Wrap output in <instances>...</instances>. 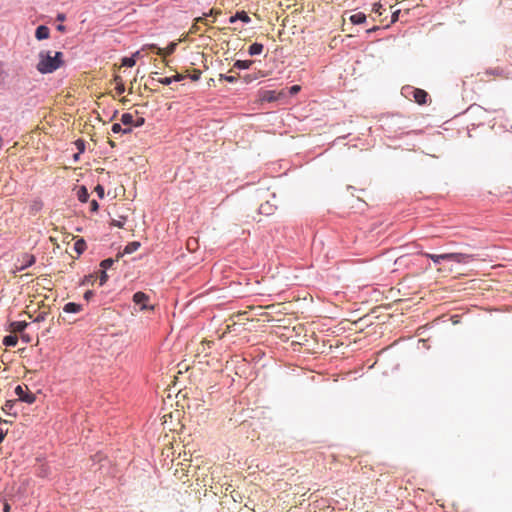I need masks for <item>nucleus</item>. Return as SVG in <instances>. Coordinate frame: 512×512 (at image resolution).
<instances>
[{"label": "nucleus", "instance_id": "nucleus-1", "mask_svg": "<svg viewBox=\"0 0 512 512\" xmlns=\"http://www.w3.org/2000/svg\"><path fill=\"white\" fill-rule=\"evenodd\" d=\"M37 70L41 74H50L55 72L58 68V64L51 56L50 51H40L39 53V62L36 66Z\"/></svg>", "mask_w": 512, "mask_h": 512}, {"label": "nucleus", "instance_id": "nucleus-2", "mask_svg": "<svg viewBox=\"0 0 512 512\" xmlns=\"http://www.w3.org/2000/svg\"><path fill=\"white\" fill-rule=\"evenodd\" d=\"M402 94L406 97L413 95L415 102L418 104H425L427 102L428 93L419 88H414L411 86L404 87L402 89Z\"/></svg>", "mask_w": 512, "mask_h": 512}, {"label": "nucleus", "instance_id": "nucleus-3", "mask_svg": "<svg viewBox=\"0 0 512 512\" xmlns=\"http://www.w3.org/2000/svg\"><path fill=\"white\" fill-rule=\"evenodd\" d=\"M18 396V401L25 402L27 404H33L36 400L35 394H33L27 386L17 385L14 390Z\"/></svg>", "mask_w": 512, "mask_h": 512}, {"label": "nucleus", "instance_id": "nucleus-4", "mask_svg": "<svg viewBox=\"0 0 512 512\" xmlns=\"http://www.w3.org/2000/svg\"><path fill=\"white\" fill-rule=\"evenodd\" d=\"M149 296L141 291L133 295V302L140 307V310H153L154 306L148 304Z\"/></svg>", "mask_w": 512, "mask_h": 512}, {"label": "nucleus", "instance_id": "nucleus-5", "mask_svg": "<svg viewBox=\"0 0 512 512\" xmlns=\"http://www.w3.org/2000/svg\"><path fill=\"white\" fill-rule=\"evenodd\" d=\"M448 258V261H454L459 264H468L475 259V256L466 253H448Z\"/></svg>", "mask_w": 512, "mask_h": 512}, {"label": "nucleus", "instance_id": "nucleus-6", "mask_svg": "<svg viewBox=\"0 0 512 512\" xmlns=\"http://www.w3.org/2000/svg\"><path fill=\"white\" fill-rule=\"evenodd\" d=\"M176 48H177V43L176 42H170L165 49L160 48V47H158L156 45L152 46V49L159 56L171 55V54H173L175 52Z\"/></svg>", "mask_w": 512, "mask_h": 512}, {"label": "nucleus", "instance_id": "nucleus-7", "mask_svg": "<svg viewBox=\"0 0 512 512\" xmlns=\"http://www.w3.org/2000/svg\"><path fill=\"white\" fill-rule=\"evenodd\" d=\"M237 21H242L245 24H248L251 22V18L248 16V14L245 11H237L234 15H232L228 22L230 24H233Z\"/></svg>", "mask_w": 512, "mask_h": 512}, {"label": "nucleus", "instance_id": "nucleus-8", "mask_svg": "<svg viewBox=\"0 0 512 512\" xmlns=\"http://www.w3.org/2000/svg\"><path fill=\"white\" fill-rule=\"evenodd\" d=\"M50 36V29L46 25H39L35 30V38L39 41L48 39Z\"/></svg>", "mask_w": 512, "mask_h": 512}, {"label": "nucleus", "instance_id": "nucleus-9", "mask_svg": "<svg viewBox=\"0 0 512 512\" xmlns=\"http://www.w3.org/2000/svg\"><path fill=\"white\" fill-rule=\"evenodd\" d=\"M423 256L431 259L433 261L434 264H440L442 261H448L449 258H448V253H444V254H431V253H426V252H422L421 253Z\"/></svg>", "mask_w": 512, "mask_h": 512}, {"label": "nucleus", "instance_id": "nucleus-10", "mask_svg": "<svg viewBox=\"0 0 512 512\" xmlns=\"http://www.w3.org/2000/svg\"><path fill=\"white\" fill-rule=\"evenodd\" d=\"M184 78L185 77L182 74L177 73L176 75H174L172 77L159 78V79H157V82L162 84V85H167L168 86V85L172 84L173 82H180Z\"/></svg>", "mask_w": 512, "mask_h": 512}, {"label": "nucleus", "instance_id": "nucleus-11", "mask_svg": "<svg viewBox=\"0 0 512 512\" xmlns=\"http://www.w3.org/2000/svg\"><path fill=\"white\" fill-rule=\"evenodd\" d=\"M17 403V400H7L4 406L2 407V410L8 415L16 416L17 410H15L14 408L17 405Z\"/></svg>", "mask_w": 512, "mask_h": 512}, {"label": "nucleus", "instance_id": "nucleus-12", "mask_svg": "<svg viewBox=\"0 0 512 512\" xmlns=\"http://www.w3.org/2000/svg\"><path fill=\"white\" fill-rule=\"evenodd\" d=\"M83 309L81 304L75 302H68L64 305L63 311L65 313H79Z\"/></svg>", "mask_w": 512, "mask_h": 512}, {"label": "nucleus", "instance_id": "nucleus-13", "mask_svg": "<svg viewBox=\"0 0 512 512\" xmlns=\"http://www.w3.org/2000/svg\"><path fill=\"white\" fill-rule=\"evenodd\" d=\"M28 325L25 321H13L10 323V328L13 332L23 333Z\"/></svg>", "mask_w": 512, "mask_h": 512}, {"label": "nucleus", "instance_id": "nucleus-14", "mask_svg": "<svg viewBox=\"0 0 512 512\" xmlns=\"http://www.w3.org/2000/svg\"><path fill=\"white\" fill-rule=\"evenodd\" d=\"M275 210V206L271 204L269 201L262 203L259 207V213L263 215H271Z\"/></svg>", "mask_w": 512, "mask_h": 512}, {"label": "nucleus", "instance_id": "nucleus-15", "mask_svg": "<svg viewBox=\"0 0 512 512\" xmlns=\"http://www.w3.org/2000/svg\"><path fill=\"white\" fill-rule=\"evenodd\" d=\"M263 44L255 42L252 45H250L248 49V54L250 56H257L260 55L263 52Z\"/></svg>", "mask_w": 512, "mask_h": 512}, {"label": "nucleus", "instance_id": "nucleus-16", "mask_svg": "<svg viewBox=\"0 0 512 512\" xmlns=\"http://www.w3.org/2000/svg\"><path fill=\"white\" fill-rule=\"evenodd\" d=\"M366 15L362 12H358V13H355L353 15L350 16V21L351 23L355 24V25H359V24H363L366 22Z\"/></svg>", "mask_w": 512, "mask_h": 512}, {"label": "nucleus", "instance_id": "nucleus-17", "mask_svg": "<svg viewBox=\"0 0 512 512\" xmlns=\"http://www.w3.org/2000/svg\"><path fill=\"white\" fill-rule=\"evenodd\" d=\"M36 261V258L32 254H25L23 256L21 270L31 267Z\"/></svg>", "mask_w": 512, "mask_h": 512}, {"label": "nucleus", "instance_id": "nucleus-18", "mask_svg": "<svg viewBox=\"0 0 512 512\" xmlns=\"http://www.w3.org/2000/svg\"><path fill=\"white\" fill-rule=\"evenodd\" d=\"M139 247H140V242H138V241L129 242L125 246L123 253H120V254H121V256L123 254H132L135 251H137L139 249Z\"/></svg>", "mask_w": 512, "mask_h": 512}, {"label": "nucleus", "instance_id": "nucleus-19", "mask_svg": "<svg viewBox=\"0 0 512 512\" xmlns=\"http://www.w3.org/2000/svg\"><path fill=\"white\" fill-rule=\"evenodd\" d=\"M3 344L7 347H15L18 343V337L14 334L4 336Z\"/></svg>", "mask_w": 512, "mask_h": 512}, {"label": "nucleus", "instance_id": "nucleus-20", "mask_svg": "<svg viewBox=\"0 0 512 512\" xmlns=\"http://www.w3.org/2000/svg\"><path fill=\"white\" fill-rule=\"evenodd\" d=\"M78 200L82 203H85L89 200V192L85 186H80L77 192Z\"/></svg>", "mask_w": 512, "mask_h": 512}, {"label": "nucleus", "instance_id": "nucleus-21", "mask_svg": "<svg viewBox=\"0 0 512 512\" xmlns=\"http://www.w3.org/2000/svg\"><path fill=\"white\" fill-rule=\"evenodd\" d=\"M253 64L252 60H237L234 62V68L240 69V70H246L251 67Z\"/></svg>", "mask_w": 512, "mask_h": 512}, {"label": "nucleus", "instance_id": "nucleus-22", "mask_svg": "<svg viewBox=\"0 0 512 512\" xmlns=\"http://www.w3.org/2000/svg\"><path fill=\"white\" fill-rule=\"evenodd\" d=\"M121 257V254H118L117 258L116 259H113V258H106L104 260H102L100 262V267L103 269V270H107V269H110L113 264L118 261V259Z\"/></svg>", "mask_w": 512, "mask_h": 512}, {"label": "nucleus", "instance_id": "nucleus-23", "mask_svg": "<svg viewBox=\"0 0 512 512\" xmlns=\"http://www.w3.org/2000/svg\"><path fill=\"white\" fill-rule=\"evenodd\" d=\"M86 242L83 238L78 239L74 244V250L78 255H81L86 250Z\"/></svg>", "mask_w": 512, "mask_h": 512}, {"label": "nucleus", "instance_id": "nucleus-24", "mask_svg": "<svg viewBox=\"0 0 512 512\" xmlns=\"http://www.w3.org/2000/svg\"><path fill=\"white\" fill-rule=\"evenodd\" d=\"M139 52H137L135 55L133 56H130V57H124L122 59V65L124 67H133L135 64H136V55H138Z\"/></svg>", "mask_w": 512, "mask_h": 512}, {"label": "nucleus", "instance_id": "nucleus-25", "mask_svg": "<svg viewBox=\"0 0 512 512\" xmlns=\"http://www.w3.org/2000/svg\"><path fill=\"white\" fill-rule=\"evenodd\" d=\"M133 115L130 114V113H123L121 115V123L124 125V126H133Z\"/></svg>", "mask_w": 512, "mask_h": 512}, {"label": "nucleus", "instance_id": "nucleus-26", "mask_svg": "<svg viewBox=\"0 0 512 512\" xmlns=\"http://www.w3.org/2000/svg\"><path fill=\"white\" fill-rule=\"evenodd\" d=\"M263 99L268 102H273L277 100V97L275 95V91L267 90L264 92Z\"/></svg>", "mask_w": 512, "mask_h": 512}, {"label": "nucleus", "instance_id": "nucleus-27", "mask_svg": "<svg viewBox=\"0 0 512 512\" xmlns=\"http://www.w3.org/2000/svg\"><path fill=\"white\" fill-rule=\"evenodd\" d=\"M54 58V60L56 61V63L58 64V68H60L64 61H63V53L60 52V51H57L55 52V55L52 56Z\"/></svg>", "mask_w": 512, "mask_h": 512}, {"label": "nucleus", "instance_id": "nucleus-28", "mask_svg": "<svg viewBox=\"0 0 512 512\" xmlns=\"http://www.w3.org/2000/svg\"><path fill=\"white\" fill-rule=\"evenodd\" d=\"M220 80H225L229 83H235L237 81V77L232 75L220 74Z\"/></svg>", "mask_w": 512, "mask_h": 512}, {"label": "nucleus", "instance_id": "nucleus-29", "mask_svg": "<svg viewBox=\"0 0 512 512\" xmlns=\"http://www.w3.org/2000/svg\"><path fill=\"white\" fill-rule=\"evenodd\" d=\"M107 280H108V274H107L106 270L102 269V272H101V274L99 276V284H100V286H103L107 282Z\"/></svg>", "mask_w": 512, "mask_h": 512}, {"label": "nucleus", "instance_id": "nucleus-30", "mask_svg": "<svg viewBox=\"0 0 512 512\" xmlns=\"http://www.w3.org/2000/svg\"><path fill=\"white\" fill-rule=\"evenodd\" d=\"M115 90H116L117 94H119V95H121L125 92V86L123 84L122 79H119L118 84H116Z\"/></svg>", "mask_w": 512, "mask_h": 512}, {"label": "nucleus", "instance_id": "nucleus-31", "mask_svg": "<svg viewBox=\"0 0 512 512\" xmlns=\"http://www.w3.org/2000/svg\"><path fill=\"white\" fill-rule=\"evenodd\" d=\"M94 281H95L94 275L93 274H89V275L84 277V279L82 281V285L93 284Z\"/></svg>", "mask_w": 512, "mask_h": 512}, {"label": "nucleus", "instance_id": "nucleus-32", "mask_svg": "<svg viewBox=\"0 0 512 512\" xmlns=\"http://www.w3.org/2000/svg\"><path fill=\"white\" fill-rule=\"evenodd\" d=\"M75 145H76L79 153H83L85 151V142H84V140L78 139L75 142Z\"/></svg>", "mask_w": 512, "mask_h": 512}, {"label": "nucleus", "instance_id": "nucleus-33", "mask_svg": "<svg viewBox=\"0 0 512 512\" xmlns=\"http://www.w3.org/2000/svg\"><path fill=\"white\" fill-rule=\"evenodd\" d=\"M95 192L97 193V196L99 198H103L104 195H105V190H104V187L100 184H98L96 187H95Z\"/></svg>", "mask_w": 512, "mask_h": 512}, {"label": "nucleus", "instance_id": "nucleus-34", "mask_svg": "<svg viewBox=\"0 0 512 512\" xmlns=\"http://www.w3.org/2000/svg\"><path fill=\"white\" fill-rule=\"evenodd\" d=\"M145 124V118L144 117H138L137 119L133 120V126L134 127H142Z\"/></svg>", "mask_w": 512, "mask_h": 512}, {"label": "nucleus", "instance_id": "nucleus-35", "mask_svg": "<svg viewBox=\"0 0 512 512\" xmlns=\"http://www.w3.org/2000/svg\"><path fill=\"white\" fill-rule=\"evenodd\" d=\"M383 5L381 3H374L373 4V12L377 13L379 15L382 14Z\"/></svg>", "mask_w": 512, "mask_h": 512}, {"label": "nucleus", "instance_id": "nucleus-36", "mask_svg": "<svg viewBox=\"0 0 512 512\" xmlns=\"http://www.w3.org/2000/svg\"><path fill=\"white\" fill-rule=\"evenodd\" d=\"M122 128H123V127L121 126V124H120V123H114V124L112 125L111 130H112V132H113V133H116V134H117V133H122Z\"/></svg>", "mask_w": 512, "mask_h": 512}, {"label": "nucleus", "instance_id": "nucleus-37", "mask_svg": "<svg viewBox=\"0 0 512 512\" xmlns=\"http://www.w3.org/2000/svg\"><path fill=\"white\" fill-rule=\"evenodd\" d=\"M301 90V87L299 85H293L289 88L290 95L294 96Z\"/></svg>", "mask_w": 512, "mask_h": 512}, {"label": "nucleus", "instance_id": "nucleus-38", "mask_svg": "<svg viewBox=\"0 0 512 512\" xmlns=\"http://www.w3.org/2000/svg\"><path fill=\"white\" fill-rule=\"evenodd\" d=\"M98 209H99V204H98V202H97L96 200H92V201L90 202V211H91V212H97V211H98Z\"/></svg>", "mask_w": 512, "mask_h": 512}, {"label": "nucleus", "instance_id": "nucleus-39", "mask_svg": "<svg viewBox=\"0 0 512 512\" xmlns=\"http://www.w3.org/2000/svg\"><path fill=\"white\" fill-rule=\"evenodd\" d=\"M201 72L199 70H195L191 75H189L192 81H198L200 78Z\"/></svg>", "mask_w": 512, "mask_h": 512}, {"label": "nucleus", "instance_id": "nucleus-40", "mask_svg": "<svg viewBox=\"0 0 512 512\" xmlns=\"http://www.w3.org/2000/svg\"><path fill=\"white\" fill-rule=\"evenodd\" d=\"M399 15H400V10H396V11L392 12L391 23L397 22L399 20Z\"/></svg>", "mask_w": 512, "mask_h": 512}, {"label": "nucleus", "instance_id": "nucleus-41", "mask_svg": "<svg viewBox=\"0 0 512 512\" xmlns=\"http://www.w3.org/2000/svg\"><path fill=\"white\" fill-rule=\"evenodd\" d=\"M94 296V292L92 290H87L85 293H84V299L86 301H89L93 298Z\"/></svg>", "mask_w": 512, "mask_h": 512}, {"label": "nucleus", "instance_id": "nucleus-42", "mask_svg": "<svg viewBox=\"0 0 512 512\" xmlns=\"http://www.w3.org/2000/svg\"><path fill=\"white\" fill-rule=\"evenodd\" d=\"M21 339L26 344L30 343L32 340L29 334H24V333H22Z\"/></svg>", "mask_w": 512, "mask_h": 512}, {"label": "nucleus", "instance_id": "nucleus-43", "mask_svg": "<svg viewBox=\"0 0 512 512\" xmlns=\"http://www.w3.org/2000/svg\"><path fill=\"white\" fill-rule=\"evenodd\" d=\"M56 20L59 22H64L66 20V15L64 13H58L56 16Z\"/></svg>", "mask_w": 512, "mask_h": 512}, {"label": "nucleus", "instance_id": "nucleus-44", "mask_svg": "<svg viewBox=\"0 0 512 512\" xmlns=\"http://www.w3.org/2000/svg\"><path fill=\"white\" fill-rule=\"evenodd\" d=\"M111 225L118 227V228H122L124 223L122 221L112 220Z\"/></svg>", "mask_w": 512, "mask_h": 512}, {"label": "nucleus", "instance_id": "nucleus-45", "mask_svg": "<svg viewBox=\"0 0 512 512\" xmlns=\"http://www.w3.org/2000/svg\"><path fill=\"white\" fill-rule=\"evenodd\" d=\"M46 318V313H41L39 314L36 319L34 320V322H41V321H44Z\"/></svg>", "mask_w": 512, "mask_h": 512}, {"label": "nucleus", "instance_id": "nucleus-46", "mask_svg": "<svg viewBox=\"0 0 512 512\" xmlns=\"http://www.w3.org/2000/svg\"><path fill=\"white\" fill-rule=\"evenodd\" d=\"M132 132V128L130 126H126L122 128V134H130Z\"/></svg>", "mask_w": 512, "mask_h": 512}, {"label": "nucleus", "instance_id": "nucleus-47", "mask_svg": "<svg viewBox=\"0 0 512 512\" xmlns=\"http://www.w3.org/2000/svg\"><path fill=\"white\" fill-rule=\"evenodd\" d=\"M56 29L60 32H65L66 31V26L63 25V24H58Z\"/></svg>", "mask_w": 512, "mask_h": 512}, {"label": "nucleus", "instance_id": "nucleus-48", "mask_svg": "<svg viewBox=\"0 0 512 512\" xmlns=\"http://www.w3.org/2000/svg\"><path fill=\"white\" fill-rule=\"evenodd\" d=\"M10 504L5 502L3 505V512H10Z\"/></svg>", "mask_w": 512, "mask_h": 512}, {"label": "nucleus", "instance_id": "nucleus-49", "mask_svg": "<svg viewBox=\"0 0 512 512\" xmlns=\"http://www.w3.org/2000/svg\"><path fill=\"white\" fill-rule=\"evenodd\" d=\"M6 432H4L2 429H0V444L3 442L5 436H6Z\"/></svg>", "mask_w": 512, "mask_h": 512}, {"label": "nucleus", "instance_id": "nucleus-50", "mask_svg": "<svg viewBox=\"0 0 512 512\" xmlns=\"http://www.w3.org/2000/svg\"><path fill=\"white\" fill-rule=\"evenodd\" d=\"M158 74H159L158 72L152 73L151 80H150L151 83H154L155 81L157 82V80L154 77H157Z\"/></svg>", "mask_w": 512, "mask_h": 512}, {"label": "nucleus", "instance_id": "nucleus-51", "mask_svg": "<svg viewBox=\"0 0 512 512\" xmlns=\"http://www.w3.org/2000/svg\"><path fill=\"white\" fill-rule=\"evenodd\" d=\"M252 80H253V78H252V76H250V75H247V76L245 77V81H246L247 83H250Z\"/></svg>", "mask_w": 512, "mask_h": 512}, {"label": "nucleus", "instance_id": "nucleus-52", "mask_svg": "<svg viewBox=\"0 0 512 512\" xmlns=\"http://www.w3.org/2000/svg\"><path fill=\"white\" fill-rule=\"evenodd\" d=\"M378 29H379V27L375 26V27H373V28H371V29L367 30V32H368V33L375 32V31H376V30H378Z\"/></svg>", "mask_w": 512, "mask_h": 512}, {"label": "nucleus", "instance_id": "nucleus-53", "mask_svg": "<svg viewBox=\"0 0 512 512\" xmlns=\"http://www.w3.org/2000/svg\"><path fill=\"white\" fill-rule=\"evenodd\" d=\"M80 154H81V153H79V152H78V153H76V154H74V156H73V157H74V160H75V161H78V160H79V155H80Z\"/></svg>", "mask_w": 512, "mask_h": 512}, {"label": "nucleus", "instance_id": "nucleus-54", "mask_svg": "<svg viewBox=\"0 0 512 512\" xmlns=\"http://www.w3.org/2000/svg\"><path fill=\"white\" fill-rule=\"evenodd\" d=\"M119 79H122V78L120 76L116 75L114 78V81L116 82V84H118Z\"/></svg>", "mask_w": 512, "mask_h": 512}, {"label": "nucleus", "instance_id": "nucleus-55", "mask_svg": "<svg viewBox=\"0 0 512 512\" xmlns=\"http://www.w3.org/2000/svg\"><path fill=\"white\" fill-rule=\"evenodd\" d=\"M0 422L7 423V421H6V420H2L1 418H0Z\"/></svg>", "mask_w": 512, "mask_h": 512}]
</instances>
